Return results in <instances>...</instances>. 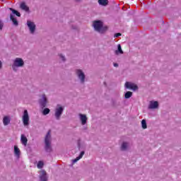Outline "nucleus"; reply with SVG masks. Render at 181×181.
I'll use <instances>...</instances> for the list:
<instances>
[{
	"label": "nucleus",
	"mask_w": 181,
	"mask_h": 181,
	"mask_svg": "<svg viewBox=\"0 0 181 181\" xmlns=\"http://www.w3.org/2000/svg\"><path fill=\"white\" fill-rule=\"evenodd\" d=\"M21 142L23 145H24V146L28 145V138L25 136V134H21Z\"/></svg>",
	"instance_id": "nucleus-13"
},
{
	"label": "nucleus",
	"mask_w": 181,
	"mask_h": 181,
	"mask_svg": "<svg viewBox=\"0 0 181 181\" xmlns=\"http://www.w3.org/2000/svg\"><path fill=\"white\" fill-rule=\"evenodd\" d=\"M10 19L11 21H12L13 25H15V26H18V25H19V23H18V20H16V18H15L13 17V15L11 14L10 15Z\"/></svg>",
	"instance_id": "nucleus-15"
},
{
	"label": "nucleus",
	"mask_w": 181,
	"mask_h": 181,
	"mask_svg": "<svg viewBox=\"0 0 181 181\" xmlns=\"http://www.w3.org/2000/svg\"><path fill=\"white\" fill-rule=\"evenodd\" d=\"M0 69H2V62L0 61Z\"/></svg>",
	"instance_id": "nucleus-31"
},
{
	"label": "nucleus",
	"mask_w": 181,
	"mask_h": 181,
	"mask_svg": "<svg viewBox=\"0 0 181 181\" xmlns=\"http://www.w3.org/2000/svg\"><path fill=\"white\" fill-rule=\"evenodd\" d=\"M20 8H21V9H23V11H25L26 12H28V11H29V7H28V6H26V4H25V3H21Z\"/></svg>",
	"instance_id": "nucleus-17"
},
{
	"label": "nucleus",
	"mask_w": 181,
	"mask_h": 181,
	"mask_svg": "<svg viewBox=\"0 0 181 181\" xmlns=\"http://www.w3.org/2000/svg\"><path fill=\"white\" fill-rule=\"evenodd\" d=\"M45 163H43V161H39L37 163V168L38 169H42V168H43Z\"/></svg>",
	"instance_id": "nucleus-26"
},
{
	"label": "nucleus",
	"mask_w": 181,
	"mask_h": 181,
	"mask_svg": "<svg viewBox=\"0 0 181 181\" xmlns=\"http://www.w3.org/2000/svg\"><path fill=\"white\" fill-rule=\"evenodd\" d=\"M98 4L103 6H107L108 5V0H98Z\"/></svg>",
	"instance_id": "nucleus-16"
},
{
	"label": "nucleus",
	"mask_w": 181,
	"mask_h": 181,
	"mask_svg": "<svg viewBox=\"0 0 181 181\" xmlns=\"http://www.w3.org/2000/svg\"><path fill=\"white\" fill-rule=\"evenodd\" d=\"M10 123H11V118H9V117L8 116H5L3 119L4 125L5 126L9 125Z\"/></svg>",
	"instance_id": "nucleus-14"
},
{
	"label": "nucleus",
	"mask_w": 181,
	"mask_h": 181,
	"mask_svg": "<svg viewBox=\"0 0 181 181\" xmlns=\"http://www.w3.org/2000/svg\"><path fill=\"white\" fill-rule=\"evenodd\" d=\"M40 179L41 181H47V173L45 170H41L40 171Z\"/></svg>",
	"instance_id": "nucleus-11"
},
{
	"label": "nucleus",
	"mask_w": 181,
	"mask_h": 181,
	"mask_svg": "<svg viewBox=\"0 0 181 181\" xmlns=\"http://www.w3.org/2000/svg\"><path fill=\"white\" fill-rule=\"evenodd\" d=\"M59 57H61V59H62L63 62L66 61V58H64V56L60 54Z\"/></svg>",
	"instance_id": "nucleus-28"
},
{
	"label": "nucleus",
	"mask_w": 181,
	"mask_h": 181,
	"mask_svg": "<svg viewBox=\"0 0 181 181\" xmlns=\"http://www.w3.org/2000/svg\"><path fill=\"white\" fill-rule=\"evenodd\" d=\"M131 97H132V92L131 91H127L124 95V98L127 99L131 98Z\"/></svg>",
	"instance_id": "nucleus-22"
},
{
	"label": "nucleus",
	"mask_w": 181,
	"mask_h": 181,
	"mask_svg": "<svg viewBox=\"0 0 181 181\" xmlns=\"http://www.w3.org/2000/svg\"><path fill=\"white\" fill-rule=\"evenodd\" d=\"M2 28H4V23L0 20V30H2Z\"/></svg>",
	"instance_id": "nucleus-27"
},
{
	"label": "nucleus",
	"mask_w": 181,
	"mask_h": 181,
	"mask_svg": "<svg viewBox=\"0 0 181 181\" xmlns=\"http://www.w3.org/2000/svg\"><path fill=\"white\" fill-rule=\"evenodd\" d=\"M83 156H84V151H81L80 155L74 160V163H76V162H78V160H80V159H81Z\"/></svg>",
	"instance_id": "nucleus-18"
},
{
	"label": "nucleus",
	"mask_w": 181,
	"mask_h": 181,
	"mask_svg": "<svg viewBox=\"0 0 181 181\" xmlns=\"http://www.w3.org/2000/svg\"><path fill=\"white\" fill-rule=\"evenodd\" d=\"M119 36H121V33H116L115 34V37H119Z\"/></svg>",
	"instance_id": "nucleus-29"
},
{
	"label": "nucleus",
	"mask_w": 181,
	"mask_h": 181,
	"mask_svg": "<svg viewBox=\"0 0 181 181\" xmlns=\"http://www.w3.org/2000/svg\"><path fill=\"white\" fill-rule=\"evenodd\" d=\"M118 52L119 53H120V54H124V51H122V49L121 48V45H117V50H116V54H118Z\"/></svg>",
	"instance_id": "nucleus-20"
},
{
	"label": "nucleus",
	"mask_w": 181,
	"mask_h": 181,
	"mask_svg": "<svg viewBox=\"0 0 181 181\" xmlns=\"http://www.w3.org/2000/svg\"><path fill=\"white\" fill-rule=\"evenodd\" d=\"M51 131L49 130L47 135L45 136V151L47 152H52V136L50 135Z\"/></svg>",
	"instance_id": "nucleus-2"
},
{
	"label": "nucleus",
	"mask_w": 181,
	"mask_h": 181,
	"mask_svg": "<svg viewBox=\"0 0 181 181\" xmlns=\"http://www.w3.org/2000/svg\"><path fill=\"white\" fill-rule=\"evenodd\" d=\"M93 28L97 32H99V33H105V32L108 30V27L103 26V22L100 21L93 22Z\"/></svg>",
	"instance_id": "nucleus-1"
},
{
	"label": "nucleus",
	"mask_w": 181,
	"mask_h": 181,
	"mask_svg": "<svg viewBox=\"0 0 181 181\" xmlns=\"http://www.w3.org/2000/svg\"><path fill=\"white\" fill-rule=\"evenodd\" d=\"M64 110V109L63 108V107L60 106L59 105H57V108L55 109L54 114L56 119H60V117H62Z\"/></svg>",
	"instance_id": "nucleus-4"
},
{
	"label": "nucleus",
	"mask_w": 181,
	"mask_h": 181,
	"mask_svg": "<svg viewBox=\"0 0 181 181\" xmlns=\"http://www.w3.org/2000/svg\"><path fill=\"white\" fill-rule=\"evenodd\" d=\"M14 153L16 156H19L21 155V150L18 148V146H14Z\"/></svg>",
	"instance_id": "nucleus-19"
},
{
	"label": "nucleus",
	"mask_w": 181,
	"mask_h": 181,
	"mask_svg": "<svg viewBox=\"0 0 181 181\" xmlns=\"http://www.w3.org/2000/svg\"><path fill=\"white\" fill-rule=\"evenodd\" d=\"M79 116L82 125H86L87 124V116L82 114H80Z\"/></svg>",
	"instance_id": "nucleus-12"
},
{
	"label": "nucleus",
	"mask_w": 181,
	"mask_h": 181,
	"mask_svg": "<svg viewBox=\"0 0 181 181\" xmlns=\"http://www.w3.org/2000/svg\"><path fill=\"white\" fill-rule=\"evenodd\" d=\"M76 74L78 78H80L81 83H84V81L86 80V75H84L83 71H81V69L76 70Z\"/></svg>",
	"instance_id": "nucleus-8"
},
{
	"label": "nucleus",
	"mask_w": 181,
	"mask_h": 181,
	"mask_svg": "<svg viewBox=\"0 0 181 181\" xmlns=\"http://www.w3.org/2000/svg\"><path fill=\"white\" fill-rule=\"evenodd\" d=\"M23 64H25V62L22 58H16L12 65L13 69L16 71V67H23Z\"/></svg>",
	"instance_id": "nucleus-3"
},
{
	"label": "nucleus",
	"mask_w": 181,
	"mask_h": 181,
	"mask_svg": "<svg viewBox=\"0 0 181 181\" xmlns=\"http://www.w3.org/2000/svg\"><path fill=\"white\" fill-rule=\"evenodd\" d=\"M40 104L42 108H45L47 104V99L46 98V95H42V98L40 100Z\"/></svg>",
	"instance_id": "nucleus-9"
},
{
	"label": "nucleus",
	"mask_w": 181,
	"mask_h": 181,
	"mask_svg": "<svg viewBox=\"0 0 181 181\" xmlns=\"http://www.w3.org/2000/svg\"><path fill=\"white\" fill-rule=\"evenodd\" d=\"M127 148H128V143L124 142V143L122 144V146H121L122 151H125V150L127 149Z\"/></svg>",
	"instance_id": "nucleus-24"
},
{
	"label": "nucleus",
	"mask_w": 181,
	"mask_h": 181,
	"mask_svg": "<svg viewBox=\"0 0 181 181\" xmlns=\"http://www.w3.org/2000/svg\"><path fill=\"white\" fill-rule=\"evenodd\" d=\"M27 25L30 29V33H35V30H36V25H35V23L28 21Z\"/></svg>",
	"instance_id": "nucleus-6"
},
{
	"label": "nucleus",
	"mask_w": 181,
	"mask_h": 181,
	"mask_svg": "<svg viewBox=\"0 0 181 181\" xmlns=\"http://www.w3.org/2000/svg\"><path fill=\"white\" fill-rule=\"evenodd\" d=\"M159 107V103L158 101H151L150 102V105H148L149 110H155Z\"/></svg>",
	"instance_id": "nucleus-10"
},
{
	"label": "nucleus",
	"mask_w": 181,
	"mask_h": 181,
	"mask_svg": "<svg viewBox=\"0 0 181 181\" xmlns=\"http://www.w3.org/2000/svg\"><path fill=\"white\" fill-rule=\"evenodd\" d=\"M23 122L25 127L29 125V113H28V110H24L23 115Z\"/></svg>",
	"instance_id": "nucleus-5"
},
{
	"label": "nucleus",
	"mask_w": 181,
	"mask_h": 181,
	"mask_svg": "<svg viewBox=\"0 0 181 181\" xmlns=\"http://www.w3.org/2000/svg\"><path fill=\"white\" fill-rule=\"evenodd\" d=\"M50 112V109L49 108H45L42 111V114L43 115H47V114H49Z\"/></svg>",
	"instance_id": "nucleus-25"
},
{
	"label": "nucleus",
	"mask_w": 181,
	"mask_h": 181,
	"mask_svg": "<svg viewBox=\"0 0 181 181\" xmlns=\"http://www.w3.org/2000/svg\"><path fill=\"white\" fill-rule=\"evenodd\" d=\"M141 127H142L143 129H146V128H148V126L146 125V120L143 119L141 121Z\"/></svg>",
	"instance_id": "nucleus-23"
},
{
	"label": "nucleus",
	"mask_w": 181,
	"mask_h": 181,
	"mask_svg": "<svg viewBox=\"0 0 181 181\" xmlns=\"http://www.w3.org/2000/svg\"><path fill=\"white\" fill-rule=\"evenodd\" d=\"M9 9H10V11H11V12H13V13L16 15V16L21 17V13H19L18 11H16L12 8H10Z\"/></svg>",
	"instance_id": "nucleus-21"
},
{
	"label": "nucleus",
	"mask_w": 181,
	"mask_h": 181,
	"mask_svg": "<svg viewBox=\"0 0 181 181\" xmlns=\"http://www.w3.org/2000/svg\"><path fill=\"white\" fill-rule=\"evenodd\" d=\"M125 87L126 88H129V90H133L134 91H136V90L138 89V86L135 85V83H132L130 82H126Z\"/></svg>",
	"instance_id": "nucleus-7"
},
{
	"label": "nucleus",
	"mask_w": 181,
	"mask_h": 181,
	"mask_svg": "<svg viewBox=\"0 0 181 181\" xmlns=\"http://www.w3.org/2000/svg\"><path fill=\"white\" fill-rule=\"evenodd\" d=\"M114 66H115V67H118V64L115 63V64H114Z\"/></svg>",
	"instance_id": "nucleus-30"
}]
</instances>
